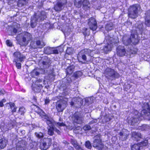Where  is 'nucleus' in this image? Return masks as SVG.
Masks as SVG:
<instances>
[{"instance_id":"nucleus-1","label":"nucleus","mask_w":150,"mask_h":150,"mask_svg":"<svg viewBox=\"0 0 150 150\" xmlns=\"http://www.w3.org/2000/svg\"><path fill=\"white\" fill-rule=\"evenodd\" d=\"M33 39L32 35L27 32H25L24 35L22 36V41L20 42L19 44L22 46H27L31 41L30 46L33 49H41L45 45V44L43 41L40 40L36 41L32 40Z\"/></svg>"},{"instance_id":"nucleus-61","label":"nucleus","mask_w":150,"mask_h":150,"mask_svg":"<svg viewBox=\"0 0 150 150\" xmlns=\"http://www.w3.org/2000/svg\"><path fill=\"white\" fill-rule=\"evenodd\" d=\"M66 142V144H69V143L68 142Z\"/></svg>"},{"instance_id":"nucleus-35","label":"nucleus","mask_w":150,"mask_h":150,"mask_svg":"<svg viewBox=\"0 0 150 150\" xmlns=\"http://www.w3.org/2000/svg\"><path fill=\"white\" fill-rule=\"evenodd\" d=\"M40 145L43 149L45 150L47 148V143L45 142L43 143L42 144H40Z\"/></svg>"},{"instance_id":"nucleus-16","label":"nucleus","mask_w":150,"mask_h":150,"mask_svg":"<svg viewBox=\"0 0 150 150\" xmlns=\"http://www.w3.org/2000/svg\"><path fill=\"white\" fill-rule=\"evenodd\" d=\"M74 69V67L71 66L68 67L66 71V76H70L73 73Z\"/></svg>"},{"instance_id":"nucleus-15","label":"nucleus","mask_w":150,"mask_h":150,"mask_svg":"<svg viewBox=\"0 0 150 150\" xmlns=\"http://www.w3.org/2000/svg\"><path fill=\"white\" fill-rule=\"evenodd\" d=\"M42 87V84L37 85L35 84L32 86V90L35 93H39L40 92L41 88Z\"/></svg>"},{"instance_id":"nucleus-7","label":"nucleus","mask_w":150,"mask_h":150,"mask_svg":"<svg viewBox=\"0 0 150 150\" xmlns=\"http://www.w3.org/2000/svg\"><path fill=\"white\" fill-rule=\"evenodd\" d=\"M119 139L122 141L126 140L129 135V132L126 129H122L119 134Z\"/></svg>"},{"instance_id":"nucleus-37","label":"nucleus","mask_w":150,"mask_h":150,"mask_svg":"<svg viewBox=\"0 0 150 150\" xmlns=\"http://www.w3.org/2000/svg\"><path fill=\"white\" fill-rule=\"evenodd\" d=\"M145 24L148 26H150V19L146 20L145 21Z\"/></svg>"},{"instance_id":"nucleus-41","label":"nucleus","mask_w":150,"mask_h":150,"mask_svg":"<svg viewBox=\"0 0 150 150\" xmlns=\"http://www.w3.org/2000/svg\"><path fill=\"white\" fill-rule=\"evenodd\" d=\"M81 58L84 61H86L87 60V57L85 54H83L82 55Z\"/></svg>"},{"instance_id":"nucleus-28","label":"nucleus","mask_w":150,"mask_h":150,"mask_svg":"<svg viewBox=\"0 0 150 150\" xmlns=\"http://www.w3.org/2000/svg\"><path fill=\"white\" fill-rule=\"evenodd\" d=\"M13 62H15L16 66L17 69H20L21 68V64L19 62H18L20 61H13Z\"/></svg>"},{"instance_id":"nucleus-51","label":"nucleus","mask_w":150,"mask_h":150,"mask_svg":"<svg viewBox=\"0 0 150 150\" xmlns=\"http://www.w3.org/2000/svg\"><path fill=\"white\" fill-rule=\"evenodd\" d=\"M13 32L15 33H16L17 32V30L16 28H13Z\"/></svg>"},{"instance_id":"nucleus-38","label":"nucleus","mask_w":150,"mask_h":150,"mask_svg":"<svg viewBox=\"0 0 150 150\" xmlns=\"http://www.w3.org/2000/svg\"><path fill=\"white\" fill-rule=\"evenodd\" d=\"M49 62L47 61H43L42 62V64L44 66H46L49 64Z\"/></svg>"},{"instance_id":"nucleus-29","label":"nucleus","mask_w":150,"mask_h":150,"mask_svg":"<svg viewBox=\"0 0 150 150\" xmlns=\"http://www.w3.org/2000/svg\"><path fill=\"white\" fill-rule=\"evenodd\" d=\"M85 146L86 148L89 149H91L92 147L91 143L89 141H86L85 143Z\"/></svg>"},{"instance_id":"nucleus-56","label":"nucleus","mask_w":150,"mask_h":150,"mask_svg":"<svg viewBox=\"0 0 150 150\" xmlns=\"http://www.w3.org/2000/svg\"><path fill=\"white\" fill-rule=\"evenodd\" d=\"M35 74L36 75L38 76L40 74V73L38 71H36L35 72Z\"/></svg>"},{"instance_id":"nucleus-43","label":"nucleus","mask_w":150,"mask_h":150,"mask_svg":"<svg viewBox=\"0 0 150 150\" xmlns=\"http://www.w3.org/2000/svg\"><path fill=\"white\" fill-rule=\"evenodd\" d=\"M75 149L77 150H83V149L81 147L80 145H79L76 147Z\"/></svg>"},{"instance_id":"nucleus-21","label":"nucleus","mask_w":150,"mask_h":150,"mask_svg":"<svg viewBox=\"0 0 150 150\" xmlns=\"http://www.w3.org/2000/svg\"><path fill=\"white\" fill-rule=\"evenodd\" d=\"M25 145L23 144H17L16 146V150H25Z\"/></svg>"},{"instance_id":"nucleus-57","label":"nucleus","mask_w":150,"mask_h":150,"mask_svg":"<svg viewBox=\"0 0 150 150\" xmlns=\"http://www.w3.org/2000/svg\"><path fill=\"white\" fill-rule=\"evenodd\" d=\"M1 101L2 102V103H4L6 101V100L4 98H3L2 99Z\"/></svg>"},{"instance_id":"nucleus-62","label":"nucleus","mask_w":150,"mask_h":150,"mask_svg":"<svg viewBox=\"0 0 150 150\" xmlns=\"http://www.w3.org/2000/svg\"><path fill=\"white\" fill-rule=\"evenodd\" d=\"M92 123H91V122H90L89 123V124H91Z\"/></svg>"},{"instance_id":"nucleus-12","label":"nucleus","mask_w":150,"mask_h":150,"mask_svg":"<svg viewBox=\"0 0 150 150\" xmlns=\"http://www.w3.org/2000/svg\"><path fill=\"white\" fill-rule=\"evenodd\" d=\"M131 137L134 141L136 142H138L142 139V135L139 132H132L131 133Z\"/></svg>"},{"instance_id":"nucleus-9","label":"nucleus","mask_w":150,"mask_h":150,"mask_svg":"<svg viewBox=\"0 0 150 150\" xmlns=\"http://www.w3.org/2000/svg\"><path fill=\"white\" fill-rule=\"evenodd\" d=\"M13 55L14 57L13 61H20V62H22L26 58L25 56L18 51L14 52L13 54Z\"/></svg>"},{"instance_id":"nucleus-42","label":"nucleus","mask_w":150,"mask_h":150,"mask_svg":"<svg viewBox=\"0 0 150 150\" xmlns=\"http://www.w3.org/2000/svg\"><path fill=\"white\" fill-rule=\"evenodd\" d=\"M45 104L47 105L49 104L50 102V100L48 98H46L45 100Z\"/></svg>"},{"instance_id":"nucleus-30","label":"nucleus","mask_w":150,"mask_h":150,"mask_svg":"<svg viewBox=\"0 0 150 150\" xmlns=\"http://www.w3.org/2000/svg\"><path fill=\"white\" fill-rule=\"evenodd\" d=\"M25 108L23 107H20L18 110V112L21 115H23L25 112Z\"/></svg>"},{"instance_id":"nucleus-50","label":"nucleus","mask_w":150,"mask_h":150,"mask_svg":"<svg viewBox=\"0 0 150 150\" xmlns=\"http://www.w3.org/2000/svg\"><path fill=\"white\" fill-rule=\"evenodd\" d=\"M79 73H81V72L80 71L76 72V73L75 75V77H79V76L78 75V74H79Z\"/></svg>"},{"instance_id":"nucleus-45","label":"nucleus","mask_w":150,"mask_h":150,"mask_svg":"<svg viewBox=\"0 0 150 150\" xmlns=\"http://www.w3.org/2000/svg\"><path fill=\"white\" fill-rule=\"evenodd\" d=\"M30 25L32 28H34L35 27V23L31 21L30 22Z\"/></svg>"},{"instance_id":"nucleus-40","label":"nucleus","mask_w":150,"mask_h":150,"mask_svg":"<svg viewBox=\"0 0 150 150\" xmlns=\"http://www.w3.org/2000/svg\"><path fill=\"white\" fill-rule=\"evenodd\" d=\"M6 93L4 89H0V95H4Z\"/></svg>"},{"instance_id":"nucleus-48","label":"nucleus","mask_w":150,"mask_h":150,"mask_svg":"<svg viewBox=\"0 0 150 150\" xmlns=\"http://www.w3.org/2000/svg\"><path fill=\"white\" fill-rule=\"evenodd\" d=\"M108 45H106V46H105L103 48V50L104 51H108Z\"/></svg>"},{"instance_id":"nucleus-8","label":"nucleus","mask_w":150,"mask_h":150,"mask_svg":"<svg viewBox=\"0 0 150 150\" xmlns=\"http://www.w3.org/2000/svg\"><path fill=\"white\" fill-rule=\"evenodd\" d=\"M138 8L136 6H133L129 11L128 13L129 17L132 19L136 18L137 17Z\"/></svg>"},{"instance_id":"nucleus-17","label":"nucleus","mask_w":150,"mask_h":150,"mask_svg":"<svg viewBox=\"0 0 150 150\" xmlns=\"http://www.w3.org/2000/svg\"><path fill=\"white\" fill-rule=\"evenodd\" d=\"M138 144L140 147H147L149 146L148 140L146 138H145L143 140L139 143Z\"/></svg>"},{"instance_id":"nucleus-33","label":"nucleus","mask_w":150,"mask_h":150,"mask_svg":"<svg viewBox=\"0 0 150 150\" xmlns=\"http://www.w3.org/2000/svg\"><path fill=\"white\" fill-rule=\"evenodd\" d=\"M6 45L9 47L13 46V43L9 40H6Z\"/></svg>"},{"instance_id":"nucleus-18","label":"nucleus","mask_w":150,"mask_h":150,"mask_svg":"<svg viewBox=\"0 0 150 150\" xmlns=\"http://www.w3.org/2000/svg\"><path fill=\"white\" fill-rule=\"evenodd\" d=\"M83 8L85 10L89 9L90 7V3L87 0H85L83 4Z\"/></svg>"},{"instance_id":"nucleus-31","label":"nucleus","mask_w":150,"mask_h":150,"mask_svg":"<svg viewBox=\"0 0 150 150\" xmlns=\"http://www.w3.org/2000/svg\"><path fill=\"white\" fill-rule=\"evenodd\" d=\"M83 129L85 131L90 130L91 129V126L90 125H84L83 126Z\"/></svg>"},{"instance_id":"nucleus-5","label":"nucleus","mask_w":150,"mask_h":150,"mask_svg":"<svg viewBox=\"0 0 150 150\" xmlns=\"http://www.w3.org/2000/svg\"><path fill=\"white\" fill-rule=\"evenodd\" d=\"M35 105L39 110L38 111H36V112L41 117H44L45 119L46 120V122L48 125L51 124L52 123V122L48 116L38 106L35 105Z\"/></svg>"},{"instance_id":"nucleus-46","label":"nucleus","mask_w":150,"mask_h":150,"mask_svg":"<svg viewBox=\"0 0 150 150\" xmlns=\"http://www.w3.org/2000/svg\"><path fill=\"white\" fill-rule=\"evenodd\" d=\"M33 100L34 102L37 103V97L35 96H33Z\"/></svg>"},{"instance_id":"nucleus-44","label":"nucleus","mask_w":150,"mask_h":150,"mask_svg":"<svg viewBox=\"0 0 150 150\" xmlns=\"http://www.w3.org/2000/svg\"><path fill=\"white\" fill-rule=\"evenodd\" d=\"M29 0H20V1L21 2H23V3H22L23 5H24V4L28 3V1Z\"/></svg>"},{"instance_id":"nucleus-34","label":"nucleus","mask_w":150,"mask_h":150,"mask_svg":"<svg viewBox=\"0 0 150 150\" xmlns=\"http://www.w3.org/2000/svg\"><path fill=\"white\" fill-rule=\"evenodd\" d=\"M56 125L58 127L59 126H60V127H66L67 126L63 122H57L56 123Z\"/></svg>"},{"instance_id":"nucleus-55","label":"nucleus","mask_w":150,"mask_h":150,"mask_svg":"<svg viewBox=\"0 0 150 150\" xmlns=\"http://www.w3.org/2000/svg\"><path fill=\"white\" fill-rule=\"evenodd\" d=\"M4 106L3 103H2V102L0 101V107H3Z\"/></svg>"},{"instance_id":"nucleus-6","label":"nucleus","mask_w":150,"mask_h":150,"mask_svg":"<svg viewBox=\"0 0 150 150\" xmlns=\"http://www.w3.org/2000/svg\"><path fill=\"white\" fill-rule=\"evenodd\" d=\"M88 23L91 30L93 31L96 30L98 28L97 23L96 19L94 17H92L89 18Z\"/></svg>"},{"instance_id":"nucleus-49","label":"nucleus","mask_w":150,"mask_h":150,"mask_svg":"<svg viewBox=\"0 0 150 150\" xmlns=\"http://www.w3.org/2000/svg\"><path fill=\"white\" fill-rule=\"evenodd\" d=\"M55 131L58 134H60L61 132L59 130L57 129V128H56L55 129Z\"/></svg>"},{"instance_id":"nucleus-10","label":"nucleus","mask_w":150,"mask_h":150,"mask_svg":"<svg viewBox=\"0 0 150 150\" xmlns=\"http://www.w3.org/2000/svg\"><path fill=\"white\" fill-rule=\"evenodd\" d=\"M142 108L141 113L143 115H146L148 114H150V103H144L143 104Z\"/></svg>"},{"instance_id":"nucleus-47","label":"nucleus","mask_w":150,"mask_h":150,"mask_svg":"<svg viewBox=\"0 0 150 150\" xmlns=\"http://www.w3.org/2000/svg\"><path fill=\"white\" fill-rule=\"evenodd\" d=\"M37 137L39 139H40L42 138L43 137V135H40L39 134H37L36 135Z\"/></svg>"},{"instance_id":"nucleus-2","label":"nucleus","mask_w":150,"mask_h":150,"mask_svg":"<svg viewBox=\"0 0 150 150\" xmlns=\"http://www.w3.org/2000/svg\"><path fill=\"white\" fill-rule=\"evenodd\" d=\"M71 119L74 124L81 125L83 122V117L79 111H76L72 115Z\"/></svg>"},{"instance_id":"nucleus-24","label":"nucleus","mask_w":150,"mask_h":150,"mask_svg":"<svg viewBox=\"0 0 150 150\" xmlns=\"http://www.w3.org/2000/svg\"><path fill=\"white\" fill-rule=\"evenodd\" d=\"M11 109L12 110L11 112L13 113L16 112L17 107L16 106L14 103H11L10 105Z\"/></svg>"},{"instance_id":"nucleus-14","label":"nucleus","mask_w":150,"mask_h":150,"mask_svg":"<svg viewBox=\"0 0 150 150\" xmlns=\"http://www.w3.org/2000/svg\"><path fill=\"white\" fill-rule=\"evenodd\" d=\"M94 143L96 144L94 147L97 148L98 150H102L104 147V145L100 140L95 139Z\"/></svg>"},{"instance_id":"nucleus-59","label":"nucleus","mask_w":150,"mask_h":150,"mask_svg":"<svg viewBox=\"0 0 150 150\" xmlns=\"http://www.w3.org/2000/svg\"><path fill=\"white\" fill-rule=\"evenodd\" d=\"M80 127H79V126H78L77 127H76L75 129H76L77 130H78V129H79V128H80Z\"/></svg>"},{"instance_id":"nucleus-23","label":"nucleus","mask_w":150,"mask_h":150,"mask_svg":"<svg viewBox=\"0 0 150 150\" xmlns=\"http://www.w3.org/2000/svg\"><path fill=\"white\" fill-rule=\"evenodd\" d=\"M132 150H140V146L138 143L134 144L131 147Z\"/></svg>"},{"instance_id":"nucleus-19","label":"nucleus","mask_w":150,"mask_h":150,"mask_svg":"<svg viewBox=\"0 0 150 150\" xmlns=\"http://www.w3.org/2000/svg\"><path fill=\"white\" fill-rule=\"evenodd\" d=\"M7 141L5 139H0V148L1 149L4 148L6 145Z\"/></svg>"},{"instance_id":"nucleus-53","label":"nucleus","mask_w":150,"mask_h":150,"mask_svg":"<svg viewBox=\"0 0 150 150\" xmlns=\"http://www.w3.org/2000/svg\"><path fill=\"white\" fill-rule=\"evenodd\" d=\"M137 49H135V50L134 51H132V54H136L137 53Z\"/></svg>"},{"instance_id":"nucleus-36","label":"nucleus","mask_w":150,"mask_h":150,"mask_svg":"<svg viewBox=\"0 0 150 150\" xmlns=\"http://www.w3.org/2000/svg\"><path fill=\"white\" fill-rule=\"evenodd\" d=\"M138 120V118H135V117H133V118L132 119L131 121H132V123L134 124L135 123H136L137 122V120Z\"/></svg>"},{"instance_id":"nucleus-60","label":"nucleus","mask_w":150,"mask_h":150,"mask_svg":"<svg viewBox=\"0 0 150 150\" xmlns=\"http://www.w3.org/2000/svg\"><path fill=\"white\" fill-rule=\"evenodd\" d=\"M50 74L52 75V76H53V77H54L55 76V75H54L53 74Z\"/></svg>"},{"instance_id":"nucleus-3","label":"nucleus","mask_w":150,"mask_h":150,"mask_svg":"<svg viewBox=\"0 0 150 150\" xmlns=\"http://www.w3.org/2000/svg\"><path fill=\"white\" fill-rule=\"evenodd\" d=\"M139 42V40L137 38H135L134 34H131L130 38L127 40H123V43L126 46L128 45L132 42V44L134 45L137 44Z\"/></svg>"},{"instance_id":"nucleus-13","label":"nucleus","mask_w":150,"mask_h":150,"mask_svg":"<svg viewBox=\"0 0 150 150\" xmlns=\"http://www.w3.org/2000/svg\"><path fill=\"white\" fill-rule=\"evenodd\" d=\"M67 0H65L64 2H58L55 4L54 7V9L56 11H59L62 9V7L65 5L67 3Z\"/></svg>"},{"instance_id":"nucleus-22","label":"nucleus","mask_w":150,"mask_h":150,"mask_svg":"<svg viewBox=\"0 0 150 150\" xmlns=\"http://www.w3.org/2000/svg\"><path fill=\"white\" fill-rule=\"evenodd\" d=\"M52 48L47 47L44 48V52L47 54H52Z\"/></svg>"},{"instance_id":"nucleus-52","label":"nucleus","mask_w":150,"mask_h":150,"mask_svg":"<svg viewBox=\"0 0 150 150\" xmlns=\"http://www.w3.org/2000/svg\"><path fill=\"white\" fill-rule=\"evenodd\" d=\"M69 150H74V148L72 146H70L68 148Z\"/></svg>"},{"instance_id":"nucleus-27","label":"nucleus","mask_w":150,"mask_h":150,"mask_svg":"<svg viewBox=\"0 0 150 150\" xmlns=\"http://www.w3.org/2000/svg\"><path fill=\"white\" fill-rule=\"evenodd\" d=\"M54 128L53 127H50L48 129V134L50 136H52L54 134Z\"/></svg>"},{"instance_id":"nucleus-58","label":"nucleus","mask_w":150,"mask_h":150,"mask_svg":"<svg viewBox=\"0 0 150 150\" xmlns=\"http://www.w3.org/2000/svg\"><path fill=\"white\" fill-rule=\"evenodd\" d=\"M74 102L72 101H71V102H70V105L71 106H73L74 105Z\"/></svg>"},{"instance_id":"nucleus-54","label":"nucleus","mask_w":150,"mask_h":150,"mask_svg":"<svg viewBox=\"0 0 150 150\" xmlns=\"http://www.w3.org/2000/svg\"><path fill=\"white\" fill-rule=\"evenodd\" d=\"M52 150H61L59 147H56L54 148Z\"/></svg>"},{"instance_id":"nucleus-32","label":"nucleus","mask_w":150,"mask_h":150,"mask_svg":"<svg viewBox=\"0 0 150 150\" xmlns=\"http://www.w3.org/2000/svg\"><path fill=\"white\" fill-rule=\"evenodd\" d=\"M87 30L88 29L87 28H83V33L85 37L89 35V33H87Z\"/></svg>"},{"instance_id":"nucleus-11","label":"nucleus","mask_w":150,"mask_h":150,"mask_svg":"<svg viewBox=\"0 0 150 150\" xmlns=\"http://www.w3.org/2000/svg\"><path fill=\"white\" fill-rule=\"evenodd\" d=\"M116 53L117 55L120 57H123L126 54V51L123 46H119L116 48Z\"/></svg>"},{"instance_id":"nucleus-4","label":"nucleus","mask_w":150,"mask_h":150,"mask_svg":"<svg viewBox=\"0 0 150 150\" xmlns=\"http://www.w3.org/2000/svg\"><path fill=\"white\" fill-rule=\"evenodd\" d=\"M105 76L108 79L111 78L112 79L117 78L119 77V74L114 69L108 68L105 71Z\"/></svg>"},{"instance_id":"nucleus-39","label":"nucleus","mask_w":150,"mask_h":150,"mask_svg":"<svg viewBox=\"0 0 150 150\" xmlns=\"http://www.w3.org/2000/svg\"><path fill=\"white\" fill-rule=\"evenodd\" d=\"M59 52L58 50L57 49H54L52 50V54H58Z\"/></svg>"},{"instance_id":"nucleus-26","label":"nucleus","mask_w":150,"mask_h":150,"mask_svg":"<svg viewBox=\"0 0 150 150\" xmlns=\"http://www.w3.org/2000/svg\"><path fill=\"white\" fill-rule=\"evenodd\" d=\"M56 108L58 112H63L64 109L62 108V105L61 103H58L56 105Z\"/></svg>"},{"instance_id":"nucleus-20","label":"nucleus","mask_w":150,"mask_h":150,"mask_svg":"<svg viewBox=\"0 0 150 150\" xmlns=\"http://www.w3.org/2000/svg\"><path fill=\"white\" fill-rule=\"evenodd\" d=\"M85 0H76L75 3L76 6L78 8L81 7Z\"/></svg>"},{"instance_id":"nucleus-25","label":"nucleus","mask_w":150,"mask_h":150,"mask_svg":"<svg viewBox=\"0 0 150 150\" xmlns=\"http://www.w3.org/2000/svg\"><path fill=\"white\" fill-rule=\"evenodd\" d=\"M70 143L72 145H73L75 148L76 147V146L79 145L77 142V141L74 139H71Z\"/></svg>"}]
</instances>
